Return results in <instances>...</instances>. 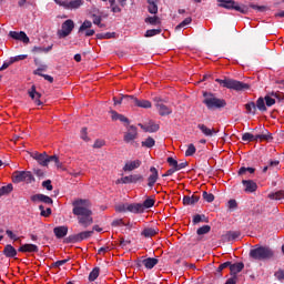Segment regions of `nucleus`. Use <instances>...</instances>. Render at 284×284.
Returning a JSON list of instances; mask_svg holds the SVG:
<instances>
[{
  "mask_svg": "<svg viewBox=\"0 0 284 284\" xmlns=\"http://www.w3.org/2000/svg\"><path fill=\"white\" fill-rule=\"evenodd\" d=\"M73 210L72 213L74 216H78V223L82 227L87 229L94 223L92 217V210H90V201L78 199L72 202Z\"/></svg>",
  "mask_w": 284,
  "mask_h": 284,
  "instance_id": "f257e3e1",
  "label": "nucleus"
},
{
  "mask_svg": "<svg viewBox=\"0 0 284 284\" xmlns=\"http://www.w3.org/2000/svg\"><path fill=\"white\" fill-rule=\"evenodd\" d=\"M250 258L253 261H270L274 258V250L270 246L255 245L248 253Z\"/></svg>",
  "mask_w": 284,
  "mask_h": 284,
  "instance_id": "f03ea898",
  "label": "nucleus"
},
{
  "mask_svg": "<svg viewBox=\"0 0 284 284\" xmlns=\"http://www.w3.org/2000/svg\"><path fill=\"white\" fill-rule=\"evenodd\" d=\"M216 83H220V85H222V88H227V90H235V92H245V90H250V88H252L250 85V83H244L241 82L239 80H234V79H216L215 80Z\"/></svg>",
  "mask_w": 284,
  "mask_h": 284,
  "instance_id": "7ed1b4c3",
  "label": "nucleus"
},
{
  "mask_svg": "<svg viewBox=\"0 0 284 284\" xmlns=\"http://www.w3.org/2000/svg\"><path fill=\"white\" fill-rule=\"evenodd\" d=\"M204 100L203 103L206 105L207 110H222L227 105V102L224 99H219L214 97L213 93H203Z\"/></svg>",
  "mask_w": 284,
  "mask_h": 284,
  "instance_id": "20e7f679",
  "label": "nucleus"
},
{
  "mask_svg": "<svg viewBox=\"0 0 284 284\" xmlns=\"http://www.w3.org/2000/svg\"><path fill=\"white\" fill-rule=\"evenodd\" d=\"M220 8H225L226 10H235L236 12H241V14H247L250 12V8L245 4H239V2L234 0H217Z\"/></svg>",
  "mask_w": 284,
  "mask_h": 284,
  "instance_id": "39448f33",
  "label": "nucleus"
},
{
  "mask_svg": "<svg viewBox=\"0 0 284 284\" xmlns=\"http://www.w3.org/2000/svg\"><path fill=\"white\" fill-rule=\"evenodd\" d=\"M13 183H32L34 182V175L30 171H16L12 175Z\"/></svg>",
  "mask_w": 284,
  "mask_h": 284,
  "instance_id": "423d86ee",
  "label": "nucleus"
},
{
  "mask_svg": "<svg viewBox=\"0 0 284 284\" xmlns=\"http://www.w3.org/2000/svg\"><path fill=\"white\" fill-rule=\"evenodd\" d=\"M122 101H128L131 105H136V108H143L144 110L152 108V102L149 100H139L134 95H123Z\"/></svg>",
  "mask_w": 284,
  "mask_h": 284,
  "instance_id": "0eeeda50",
  "label": "nucleus"
},
{
  "mask_svg": "<svg viewBox=\"0 0 284 284\" xmlns=\"http://www.w3.org/2000/svg\"><path fill=\"white\" fill-rule=\"evenodd\" d=\"M57 6H60L61 8H64V10H79L85 1L83 0H53Z\"/></svg>",
  "mask_w": 284,
  "mask_h": 284,
  "instance_id": "6e6552de",
  "label": "nucleus"
},
{
  "mask_svg": "<svg viewBox=\"0 0 284 284\" xmlns=\"http://www.w3.org/2000/svg\"><path fill=\"white\" fill-rule=\"evenodd\" d=\"M94 231H82L78 234L69 235L65 239V243H81V241H87V239H91Z\"/></svg>",
  "mask_w": 284,
  "mask_h": 284,
  "instance_id": "1a4fd4ad",
  "label": "nucleus"
},
{
  "mask_svg": "<svg viewBox=\"0 0 284 284\" xmlns=\"http://www.w3.org/2000/svg\"><path fill=\"white\" fill-rule=\"evenodd\" d=\"M74 30V21L69 19L62 23L61 30L58 31L59 39H65V37H70L72 31Z\"/></svg>",
  "mask_w": 284,
  "mask_h": 284,
  "instance_id": "9d476101",
  "label": "nucleus"
},
{
  "mask_svg": "<svg viewBox=\"0 0 284 284\" xmlns=\"http://www.w3.org/2000/svg\"><path fill=\"white\" fill-rule=\"evenodd\" d=\"M136 139H139V129L135 125H129L123 136L124 143H132Z\"/></svg>",
  "mask_w": 284,
  "mask_h": 284,
  "instance_id": "9b49d317",
  "label": "nucleus"
},
{
  "mask_svg": "<svg viewBox=\"0 0 284 284\" xmlns=\"http://www.w3.org/2000/svg\"><path fill=\"white\" fill-rule=\"evenodd\" d=\"M138 267H146V270H153L154 266L159 265V258L156 257H148L144 260H139L136 262Z\"/></svg>",
  "mask_w": 284,
  "mask_h": 284,
  "instance_id": "f8f14e48",
  "label": "nucleus"
},
{
  "mask_svg": "<svg viewBox=\"0 0 284 284\" xmlns=\"http://www.w3.org/2000/svg\"><path fill=\"white\" fill-rule=\"evenodd\" d=\"M118 183H123L125 185L130 183H143V175L141 174H132L124 178H121V180H118Z\"/></svg>",
  "mask_w": 284,
  "mask_h": 284,
  "instance_id": "ddd939ff",
  "label": "nucleus"
},
{
  "mask_svg": "<svg viewBox=\"0 0 284 284\" xmlns=\"http://www.w3.org/2000/svg\"><path fill=\"white\" fill-rule=\"evenodd\" d=\"M30 199H31L32 203H45V205H52V203H54L52 197L41 194V193L31 195Z\"/></svg>",
  "mask_w": 284,
  "mask_h": 284,
  "instance_id": "4468645a",
  "label": "nucleus"
},
{
  "mask_svg": "<svg viewBox=\"0 0 284 284\" xmlns=\"http://www.w3.org/2000/svg\"><path fill=\"white\" fill-rule=\"evenodd\" d=\"M9 37H11V39H14L16 41H22V43H30V38L23 31H10Z\"/></svg>",
  "mask_w": 284,
  "mask_h": 284,
  "instance_id": "2eb2a0df",
  "label": "nucleus"
},
{
  "mask_svg": "<svg viewBox=\"0 0 284 284\" xmlns=\"http://www.w3.org/2000/svg\"><path fill=\"white\" fill-rule=\"evenodd\" d=\"M242 184L246 194H252L253 192H256V190H258V184H256V182H254L253 180H243Z\"/></svg>",
  "mask_w": 284,
  "mask_h": 284,
  "instance_id": "dca6fc26",
  "label": "nucleus"
},
{
  "mask_svg": "<svg viewBox=\"0 0 284 284\" xmlns=\"http://www.w3.org/2000/svg\"><path fill=\"white\" fill-rule=\"evenodd\" d=\"M255 141H260V143H263V141H265L266 143H272V141H274V136H272V133H270L268 130L264 129L262 131V134L255 135Z\"/></svg>",
  "mask_w": 284,
  "mask_h": 284,
  "instance_id": "f3484780",
  "label": "nucleus"
},
{
  "mask_svg": "<svg viewBox=\"0 0 284 284\" xmlns=\"http://www.w3.org/2000/svg\"><path fill=\"white\" fill-rule=\"evenodd\" d=\"M139 128H141V130H143L144 132H149V133H154V132H159L160 130V125L154 123V121H149L148 124H138Z\"/></svg>",
  "mask_w": 284,
  "mask_h": 284,
  "instance_id": "a211bd4d",
  "label": "nucleus"
},
{
  "mask_svg": "<svg viewBox=\"0 0 284 284\" xmlns=\"http://www.w3.org/2000/svg\"><path fill=\"white\" fill-rule=\"evenodd\" d=\"M197 129L201 130L202 134H204V136H216V134H219V130L212 128H207V125L205 124H197Z\"/></svg>",
  "mask_w": 284,
  "mask_h": 284,
  "instance_id": "6ab92c4d",
  "label": "nucleus"
},
{
  "mask_svg": "<svg viewBox=\"0 0 284 284\" xmlns=\"http://www.w3.org/2000/svg\"><path fill=\"white\" fill-rule=\"evenodd\" d=\"M151 175L148 178V185L150 187H154V183L159 181V170L156 168L151 166L150 168Z\"/></svg>",
  "mask_w": 284,
  "mask_h": 284,
  "instance_id": "aec40b11",
  "label": "nucleus"
},
{
  "mask_svg": "<svg viewBox=\"0 0 284 284\" xmlns=\"http://www.w3.org/2000/svg\"><path fill=\"white\" fill-rule=\"evenodd\" d=\"M29 97L34 101L36 105H43V102H41V93L37 92V87L32 85L29 90Z\"/></svg>",
  "mask_w": 284,
  "mask_h": 284,
  "instance_id": "412c9836",
  "label": "nucleus"
},
{
  "mask_svg": "<svg viewBox=\"0 0 284 284\" xmlns=\"http://www.w3.org/2000/svg\"><path fill=\"white\" fill-rule=\"evenodd\" d=\"M230 267V272H231V276H236V274H240V272H243V268L245 267V264L243 262H237L229 265Z\"/></svg>",
  "mask_w": 284,
  "mask_h": 284,
  "instance_id": "4be33fe9",
  "label": "nucleus"
},
{
  "mask_svg": "<svg viewBox=\"0 0 284 284\" xmlns=\"http://www.w3.org/2000/svg\"><path fill=\"white\" fill-rule=\"evenodd\" d=\"M139 168H141V160L129 161L123 166V171L124 172H132L134 170H139Z\"/></svg>",
  "mask_w": 284,
  "mask_h": 284,
  "instance_id": "5701e85b",
  "label": "nucleus"
},
{
  "mask_svg": "<svg viewBox=\"0 0 284 284\" xmlns=\"http://www.w3.org/2000/svg\"><path fill=\"white\" fill-rule=\"evenodd\" d=\"M18 252H22V253H37L39 252V246H37V244H23L18 248Z\"/></svg>",
  "mask_w": 284,
  "mask_h": 284,
  "instance_id": "b1692460",
  "label": "nucleus"
},
{
  "mask_svg": "<svg viewBox=\"0 0 284 284\" xmlns=\"http://www.w3.org/2000/svg\"><path fill=\"white\" fill-rule=\"evenodd\" d=\"M201 201V196L193 194L192 196L190 195H184L182 203L183 205H194L195 203H199Z\"/></svg>",
  "mask_w": 284,
  "mask_h": 284,
  "instance_id": "393cba45",
  "label": "nucleus"
},
{
  "mask_svg": "<svg viewBox=\"0 0 284 284\" xmlns=\"http://www.w3.org/2000/svg\"><path fill=\"white\" fill-rule=\"evenodd\" d=\"M155 108H156L160 116H168V115L172 114V110L163 103H156Z\"/></svg>",
  "mask_w": 284,
  "mask_h": 284,
  "instance_id": "a878e982",
  "label": "nucleus"
},
{
  "mask_svg": "<svg viewBox=\"0 0 284 284\" xmlns=\"http://www.w3.org/2000/svg\"><path fill=\"white\" fill-rule=\"evenodd\" d=\"M2 254H4L7 258H14V256H17V248H14L12 244H7L2 251Z\"/></svg>",
  "mask_w": 284,
  "mask_h": 284,
  "instance_id": "bb28decb",
  "label": "nucleus"
},
{
  "mask_svg": "<svg viewBox=\"0 0 284 284\" xmlns=\"http://www.w3.org/2000/svg\"><path fill=\"white\" fill-rule=\"evenodd\" d=\"M53 234L57 239H64V236H68V226H57L53 229Z\"/></svg>",
  "mask_w": 284,
  "mask_h": 284,
  "instance_id": "cd10ccee",
  "label": "nucleus"
},
{
  "mask_svg": "<svg viewBox=\"0 0 284 284\" xmlns=\"http://www.w3.org/2000/svg\"><path fill=\"white\" fill-rule=\"evenodd\" d=\"M126 212H132L133 214H139L143 212V204H129L126 206Z\"/></svg>",
  "mask_w": 284,
  "mask_h": 284,
  "instance_id": "c85d7f7f",
  "label": "nucleus"
},
{
  "mask_svg": "<svg viewBox=\"0 0 284 284\" xmlns=\"http://www.w3.org/2000/svg\"><path fill=\"white\" fill-rule=\"evenodd\" d=\"M255 108L258 109L260 112H267V104L265 103V98L260 97L256 100Z\"/></svg>",
  "mask_w": 284,
  "mask_h": 284,
  "instance_id": "c756f323",
  "label": "nucleus"
},
{
  "mask_svg": "<svg viewBox=\"0 0 284 284\" xmlns=\"http://www.w3.org/2000/svg\"><path fill=\"white\" fill-rule=\"evenodd\" d=\"M199 223H210V219L205 214H195L193 216V225H199Z\"/></svg>",
  "mask_w": 284,
  "mask_h": 284,
  "instance_id": "7c9ffc66",
  "label": "nucleus"
},
{
  "mask_svg": "<svg viewBox=\"0 0 284 284\" xmlns=\"http://www.w3.org/2000/svg\"><path fill=\"white\" fill-rule=\"evenodd\" d=\"M53 48V44L43 48V47H33L31 52L36 53V54H41L42 52H44V54H48V52H50Z\"/></svg>",
  "mask_w": 284,
  "mask_h": 284,
  "instance_id": "2f4dec72",
  "label": "nucleus"
},
{
  "mask_svg": "<svg viewBox=\"0 0 284 284\" xmlns=\"http://www.w3.org/2000/svg\"><path fill=\"white\" fill-rule=\"evenodd\" d=\"M245 110H246V114H252L253 116H255L256 114V103L255 102H247L244 105Z\"/></svg>",
  "mask_w": 284,
  "mask_h": 284,
  "instance_id": "473e14b6",
  "label": "nucleus"
},
{
  "mask_svg": "<svg viewBox=\"0 0 284 284\" xmlns=\"http://www.w3.org/2000/svg\"><path fill=\"white\" fill-rule=\"evenodd\" d=\"M141 234L145 239H152V236H156L158 231L155 229L148 227V229H144Z\"/></svg>",
  "mask_w": 284,
  "mask_h": 284,
  "instance_id": "72a5a7b5",
  "label": "nucleus"
},
{
  "mask_svg": "<svg viewBox=\"0 0 284 284\" xmlns=\"http://www.w3.org/2000/svg\"><path fill=\"white\" fill-rule=\"evenodd\" d=\"M264 101L266 103V108H272V105L276 104V99H274V95H272V92H268L265 97H264Z\"/></svg>",
  "mask_w": 284,
  "mask_h": 284,
  "instance_id": "f704fd0d",
  "label": "nucleus"
},
{
  "mask_svg": "<svg viewBox=\"0 0 284 284\" xmlns=\"http://www.w3.org/2000/svg\"><path fill=\"white\" fill-rule=\"evenodd\" d=\"M146 2L149 3L148 10L150 14H156L159 12V6H156V2L152 0H146Z\"/></svg>",
  "mask_w": 284,
  "mask_h": 284,
  "instance_id": "c9c22d12",
  "label": "nucleus"
},
{
  "mask_svg": "<svg viewBox=\"0 0 284 284\" xmlns=\"http://www.w3.org/2000/svg\"><path fill=\"white\" fill-rule=\"evenodd\" d=\"M280 163L281 162L278 160H271L268 165L263 168L262 172L265 173L267 170H274V168H278Z\"/></svg>",
  "mask_w": 284,
  "mask_h": 284,
  "instance_id": "e433bc0d",
  "label": "nucleus"
},
{
  "mask_svg": "<svg viewBox=\"0 0 284 284\" xmlns=\"http://www.w3.org/2000/svg\"><path fill=\"white\" fill-rule=\"evenodd\" d=\"M49 163H55V168L58 169L63 168V163L59 161V156L57 155H48V164Z\"/></svg>",
  "mask_w": 284,
  "mask_h": 284,
  "instance_id": "4c0bfd02",
  "label": "nucleus"
},
{
  "mask_svg": "<svg viewBox=\"0 0 284 284\" xmlns=\"http://www.w3.org/2000/svg\"><path fill=\"white\" fill-rule=\"evenodd\" d=\"M37 162L43 168H48V153L43 152L39 155Z\"/></svg>",
  "mask_w": 284,
  "mask_h": 284,
  "instance_id": "58836bf2",
  "label": "nucleus"
},
{
  "mask_svg": "<svg viewBox=\"0 0 284 284\" xmlns=\"http://www.w3.org/2000/svg\"><path fill=\"white\" fill-rule=\"evenodd\" d=\"M100 272H101V268L94 267V268L90 272V274H89V281L92 283V282H94L95 280H98Z\"/></svg>",
  "mask_w": 284,
  "mask_h": 284,
  "instance_id": "ea45409f",
  "label": "nucleus"
},
{
  "mask_svg": "<svg viewBox=\"0 0 284 284\" xmlns=\"http://www.w3.org/2000/svg\"><path fill=\"white\" fill-rule=\"evenodd\" d=\"M247 172H248V174H254V172H256V169L242 166L239 170V175L245 176V174H247Z\"/></svg>",
  "mask_w": 284,
  "mask_h": 284,
  "instance_id": "a19ab883",
  "label": "nucleus"
},
{
  "mask_svg": "<svg viewBox=\"0 0 284 284\" xmlns=\"http://www.w3.org/2000/svg\"><path fill=\"white\" fill-rule=\"evenodd\" d=\"M154 145H156V141L152 136L142 141V148H154Z\"/></svg>",
  "mask_w": 284,
  "mask_h": 284,
  "instance_id": "79ce46f5",
  "label": "nucleus"
},
{
  "mask_svg": "<svg viewBox=\"0 0 284 284\" xmlns=\"http://www.w3.org/2000/svg\"><path fill=\"white\" fill-rule=\"evenodd\" d=\"M241 236V232L239 231H229L226 233L227 241H236Z\"/></svg>",
  "mask_w": 284,
  "mask_h": 284,
  "instance_id": "37998d69",
  "label": "nucleus"
},
{
  "mask_svg": "<svg viewBox=\"0 0 284 284\" xmlns=\"http://www.w3.org/2000/svg\"><path fill=\"white\" fill-rule=\"evenodd\" d=\"M145 23H150V26H160L161 23V19H159V17L154 16V17H148L145 18Z\"/></svg>",
  "mask_w": 284,
  "mask_h": 284,
  "instance_id": "c03bdc74",
  "label": "nucleus"
},
{
  "mask_svg": "<svg viewBox=\"0 0 284 284\" xmlns=\"http://www.w3.org/2000/svg\"><path fill=\"white\" fill-rule=\"evenodd\" d=\"M211 230H212V226L203 225L200 229H197L196 234L199 236H203V234H210Z\"/></svg>",
  "mask_w": 284,
  "mask_h": 284,
  "instance_id": "a18cd8bd",
  "label": "nucleus"
},
{
  "mask_svg": "<svg viewBox=\"0 0 284 284\" xmlns=\"http://www.w3.org/2000/svg\"><path fill=\"white\" fill-rule=\"evenodd\" d=\"M116 32L98 33L97 39H115Z\"/></svg>",
  "mask_w": 284,
  "mask_h": 284,
  "instance_id": "49530a36",
  "label": "nucleus"
},
{
  "mask_svg": "<svg viewBox=\"0 0 284 284\" xmlns=\"http://www.w3.org/2000/svg\"><path fill=\"white\" fill-rule=\"evenodd\" d=\"M242 141H245L246 143H252V141H256V135L250 132H246L242 134Z\"/></svg>",
  "mask_w": 284,
  "mask_h": 284,
  "instance_id": "de8ad7c7",
  "label": "nucleus"
},
{
  "mask_svg": "<svg viewBox=\"0 0 284 284\" xmlns=\"http://www.w3.org/2000/svg\"><path fill=\"white\" fill-rule=\"evenodd\" d=\"M271 97H273L277 103H282L284 101V94L278 91H272Z\"/></svg>",
  "mask_w": 284,
  "mask_h": 284,
  "instance_id": "09e8293b",
  "label": "nucleus"
},
{
  "mask_svg": "<svg viewBox=\"0 0 284 284\" xmlns=\"http://www.w3.org/2000/svg\"><path fill=\"white\" fill-rule=\"evenodd\" d=\"M12 190H13L12 184H8L6 186H2L0 189V196H6L7 194H10V192H12Z\"/></svg>",
  "mask_w": 284,
  "mask_h": 284,
  "instance_id": "8fccbe9b",
  "label": "nucleus"
},
{
  "mask_svg": "<svg viewBox=\"0 0 284 284\" xmlns=\"http://www.w3.org/2000/svg\"><path fill=\"white\" fill-rule=\"evenodd\" d=\"M268 196L275 201H281V199H284V190L271 193Z\"/></svg>",
  "mask_w": 284,
  "mask_h": 284,
  "instance_id": "3c124183",
  "label": "nucleus"
},
{
  "mask_svg": "<svg viewBox=\"0 0 284 284\" xmlns=\"http://www.w3.org/2000/svg\"><path fill=\"white\" fill-rule=\"evenodd\" d=\"M156 34H161V29H149L146 30L144 37L146 38L156 37Z\"/></svg>",
  "mask_w": 284,
  "mask_h": 284,
  "instance_id": "603ef678",
  "label": "nucleus"
},
{
  "mask_svg": "<svg viewBox=\"0 0 284 284\" xmlns=\"http://www.w3.org/2000/svg\"><path fill=\"white\" fill-rule=\"evenodd\" d=\"M92 28V21L85 20L79 28V32H84V30H90Z\"/></svg>",
  "mask_w": 284,
  "mask_h": 284,
  "instance_id": "864d4df0",
  "label": "nucleus"
},
{
  "mask_svg": "<svg viewBox=\"0 0 284 284\" xmlns=\"http://www.w3.org/2000/svg\"><path fill=\"white\" fill-rule=\"evenodd\" d=\"M192 23V18H185L180 24L175 27V30L179 31L182 28H185V26H190Z\"/></svg>",
  "mask_w": 284,
  "mask_h": 284,
  "instance_id": "5fc2aeb1",
  "label": "nucleus"
},
{
  "mask_svg": "<svg viewBox=\"0 0 284 284\" xmlns=\"http://www.w3.org/2000/svg\"><path fill=\"white\" fill-rule=\"evenodd\" d=\"M194 154H196V146H194V144H189L185 151V156H194Z\"/></svg>",
  "mask_w": 284,
  "mask_h": 284,
  "instance_id": "6e6d98bb",
  "label": "nucleus"
},
{
  "mask_svg": "<svg viewBox=\"0 0 284 284\" xmlns=\"http://www.w3.org/2000/svg\"><path fill=\"white\" fill-rule=\"evenodd\" d=\"M202 197L206 201V203H213L214 201V194L207 193L206 191H203Z\"/></svg>",
  "mask_w": 284,
  "mask_h": 284,
  "instance_id": "4d7b16f0",
  "label": "nucleus"
},
{
  "mask_svg": "<svg viewBox=\"0 0 284 284\" xmlns=\"http://www.w3.org/2000/svg\"><path fill=\"white\" fill-rule=\"evenodd\" d=\"M154 203H155L154 199L148 197V199L143 202L142 207H145L146 210H150V207H154Z\"/></svg>",
  "mask_w": 284,
  "mask_h": 284,
  "instance_id": "13d9d810",
  "label": "nucleus"
},
{
  "mask_svg": "<svg viewBox=\"0 0 284 284\" xmlns=\"http://www.w3.org/2000/svg\"><path fill=\"white\" fill-rule=\"evenodd\" d=\"M45 70H48V65L41 64L37 70L33 71V74H36L38 77H43V73H41V72H45Z\"/></svg>",
  "mask_w": 284,
  "mask_h": 284,
  "instance_id": "bf43d9fd",
  "label": "nucleus"
},
{
  "mask_svg": "<svg viewBox=\"0 0 284 284\" xmlns=\"http://www.w3.org/2000/svg\"><path fill=\"white\" fill-rule=\"evenodd\" d=\"M274 276L276 280L280 281V283H283L284 281V270L283 268H278L275 273Z\"/></svg>",
  "mask_w": 284,
  "mask_h": 284,
  "instance_id": "052dcab7",
  "label": "nucleus"
},
{
  "mask_svg": "<svg viewBox=\"0 0 284 284\" xmlns=\"http://www.w3.org/2000/svg\"><path fill=\"white\" fill-rule=\"evenodd\" d=\"M42 187H44V190H48L49 192H52V190H54V186H52L51 180L43 181Z\"/></svg>",
  "mask_w": 284,
  "mask_h": 284,
  "instance_id": "680f3d73",
  "label": "nucleus"
},
{
  "mask_svg": "<svg viewBox=\"0 0 284 284\" xmlns=\"http://www.w3.org/2000/svg\"><path fill=\"white\" fill-rule=\"evenodd\" d=\"M250 8H252L253 10H257L258 12H265L267 10V7L254 3H250Z\"/></svg>",
  "mask_w": 284,
  "mask_h": 284,
  "instance_id": "e2e57ef3",
  "label": "nucleus"
},
{
  "mask_svg": "<svg viewBox=\"0 0 284 284\" xmlns=\"http://www.w3.org/2000/svg\"><path fill=\"white\" fill-rule=\"evenodd\" d=\"M10 59H11V63H17V61H23L28 59V54H20V55L12 57Z\"/></svg>",
  "mask_w": 284,
  "mask_h": 284,
  "instance_id": "0e129e2a",
  "label": "nucleus"
},
{
  "mask_svg": "<svg viewBox=\"0 0 284 284\" xmlns=\"http://www.w3.org/2000/svg\"><path fill=\"white\" fill-rule=\"evenodd\" d=\"M69 261H70V257H68L65 260L57 261V262L52 263V267H61V265H65V263H68Z\"/></svg>",
  "mask_w": 284,
  "mask_h": 284,
  "instance_id": "69168bd1",
  "label": "nucleus"
},
{
  "mask_svg": "<svg viewBox=\"0 0 284 284\" xmlns=\"http://www.w3.org/2000/svg\"><path fill=\"white\" fill-rule=\"evenodd\" d=\"M121 123H124L125 128L130 125V119H128L125 115L121 114L118 119Z\"/></svg>",
  "mask_w": 284,
  "mask_h": 284,
  "instance_id": "338daca9",
  "label": "nucleus"
},
{
  "mask_svg": "<svg viewBox=\"0 0 284 284\" xmlns=\"http://www.w3.org/2000/svg\"><path fill=\"white\" fill-rule=\"evenodd\" d=\"M230 265H231V262H224V263H222V264L217 267L216 272L221 273L223 270H227V267H230Z\"/></svg>",
  "mask_w": 284,
  "mask_h": 284,
  "instance_id": "774afa93",
  "label": "nucleus"
}]
</instances>
